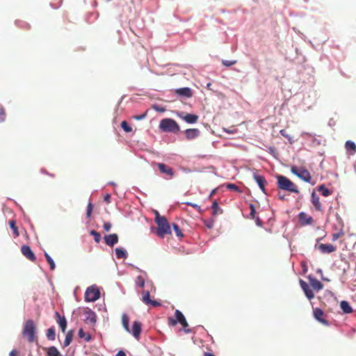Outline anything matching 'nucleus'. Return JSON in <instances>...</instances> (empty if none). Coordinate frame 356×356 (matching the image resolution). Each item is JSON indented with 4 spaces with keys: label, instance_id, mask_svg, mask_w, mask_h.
Instances as JSON below:
<instances>
[{
    "label": "nucleus",
    "instance_id": "24",
    "mask_svg": "<svg viewBox=\"0 0 356 356\" xmlns=\"http://www.w3.org/2000/svg\"><path fill=\"white\" fill-rule=\"evenodd\" d=\"M309 281H310V284L313 289L318 291L323 289V284L317 279L310 278Z\"/></svg>",
    "mask_w": 356,
    "mask_h": 356
},
{
    "label": "nucleus",
    "instance_id": "15",
    "mask_svg": "<svg viewBox=\"0 0 356 356\" xmlns=\"http://www.w3.org/2000/svg\"><path fill=\"white\" fill-rule=\"evenodd\" d=\"M299 221L302 225H307L312 224L314 220L310 216H308L304 212H301L298 215Z\"/></svg>",
    "mask_w": 356,
    "mask_h": 356
},
{
    "label": "nucleus",
    "instance_id": "43",
    "mask_svg": "<svg viewBox=\"0 0 356 356\" xmlns=\"http://www.w3.org/2000/svg\"><path fill=\"white\" fill-rule=\"evenodd\" d=\"M222 63L225 65V66H232L234 64L236 63V60H222Z\"/></svg>",
    "mask_w": 356,
    "mask_h": 356
},
{
    "label": "nucleus",
    "instance_id": "47",
    "mask_svg": "<svg viewBox=\"0 0 356 356\" xmlns=\"http://www.w3.org/2000/svg\"><path fill=\"white\" fill-rule=\"evenodd\" d=\"M147 113V112L146 111L145 113H143L141 115L134 116V118L135 120H141L144 119L146 117Z\"/></svg>",
    "mask_w": 356,
    "mask_h": 356
},
{
    "label": "nucleus",
    "instance_id": "10",
    "mask_svg": "<svg viewBox=\"0 0 356 356\" xmlns=\"http://www.w3.org/2000/svg\"><path fill=\"white\" fill-rule=\"evenodd\" d=\"M21 252L29 260L31 261H35L36 257L29 246L25 245H22L21 248Z\"/></svg>",
    "mask_w": 356,
    "mask_h": 356
},
{
    "label": "nucleus",
    "instance_id": "19",
    "mask_svg": "<svg viewBox=\"0 0 356 356\" xmlns=\"http://www.w3.org/2000/svg\"><path fill=\"white\" fill-rule=\"evenodd\" d=\"M254 179L256 181L257 184L259 185L261 190L266 193V189H265V185L266 184V179L264 176L258 175V174H254L253 175Z\"/></svg>",
    "mask_w": 356,
    "mask_h": 356
},
{
    "label": "nucleus",
    "instance_id": "9",
    "mask_svg": "<svg viewBox=\"0 0 356 356\" xmlns=\"http://www.w3.org/2000/svg\"><path fill=\"white\" fill-rule=\"evenodd\" d=\"M142 301L146 305H151L153 307L160 306L161 303L156 300H152L150 299L149 292L144 291L142 293Z\"/></svg>",
    "mask_w": 356,
    "mask_h": 356
},
{
    "label": "nucleus",
    "instance_id": "12",
    "mask_svg": "<svg viewBox=\"0 0 356 356\" xmlns=\"http://www.w3.org/2000/svg\"><path fill=\"white\" fill-rule=\"evenodd\" d=\"M156 165L161 173L168 175L170 178L174 176L175 173L172 168L161 163H158Z\"/></svg>",
    "mask_w": 356,
    "mask_h": 356
},
{
    "label": "nucleus",
    "instance_id": "6",
    "mask_svg": "<svg viewBox=\"0 0 356 356\" xmlns=\"http://www.w3.org/2000/svg\"><path fill=\"white\" fill-rule=\"evenodd\" d=\"M100 297V291L97 286H91L88 287L85 293V300L86 302H95Z\"/></svg>",
    "mask_w": 356,
    "mask_h": 356
},
{
    "label": "nucleus",
    "instance_id": "21",
    "mask_svg": "<svg viewBox=\"0 0 356 356\" xmlns=\"http://www.w3.org/2000/svg\"><path fill=\"white\" fill-rule=\"evenodd\" d=\"M200 131L198 129H187L185 131L186 137L188 140H193L200 136Z\"/></svg>",
    "mask_w": 356,
    "mask_h": 356
},
{
    "label": "nucleus",
    "instance_id": "7",
    "mask_svg": "<svg viewBox=\"0 0 356 356\" xmlns=\"http://www.w3.org/2000/svg\"><path fill=\"white\" fill-rule=\"evenodd\" d=\"M293 174L298 177L300 179L303 180L305 182H310L312 179L311 175L309 172L302 168H298L296 166H293L291 169Z\"/></svg>",
    "mask_w": 356,
    "mask_h": 356
},
{
    "label": "nucleus",
    "instance_id": "44",
    "mask_svg": "<svg viewBox=\"0 0 356 356\" xmlns=\"http://www.w3.org/2000/svg\"><path fill=\"white\" fill-rule=\"evenodd\" d=\"M93 206L91 202H89L87 207L86 215L88 218H90L92 213Z\"/></svg>",
    "mask_w": 356,
    "mask_h": 356
},
{
    "label": "nucleus",
    "instance_id": "20",
    "mask_svg": "<svg viewBox=\"0 0 356 356\" xmlns=\"http://www.w3.org/2000/svg\"><path fill=\"white\" fill-rule=\"evenodd\" d=\"M141 323L139 321H134L133 323L131 332L136 339H139L140 334L141 333Z\"/></svg>",
    "mask_w": 356,
    "mask_h": 356
},
{
    "label": "nucleus",
    "instance_id": "33",
    "mask_svg": "<svg viewBox=\"0 0 356 356\" xmlns=\"http://www.w3.org/2000/svg\"><path fill=\"white\" fill-rule=\"evenodd\" d=\"M213 210V214L217 215L222 213V210L220 208L218 203L216 201H214L211 206Z\"/></svg>",
    "mask_w": 356,
    "mask_h": 356
},
{
    "label": "nucleus",
    "instance_id": "2",
    "mask_svg": "<svg viewBox=\"0 0 356 356\" xmlns=\"http://www.w3.org/2000/svg\"><path fill=\"white\" fill-rule=\"evenodd\" d=\"M35 330L36 326L33 321L27 320L22 331L23 337L27 338L29 342L32 343L36 340Z\"/></svg>",
    "mask_w": 356,
    "mask_h": 356
},
{
    "label": "nucleus",
    "instance_id": "14",
    "mask_svg": "<svg viewBox=\"0 0 356 356\" xmlns=\"http://www.w3.org/2000/svg\"><path fill=\"white\" fill-rule=\"evenodd\" d=\"M311 201L316 210L321 211L323 210L322 204L320 202L319 197L316 194L315 191H313L311 195Z\"/></svg>",
    "mask_w": 356,
    "mask_h": 356
},
{
    "label": "nucleus",
    "instance_id": "28",
    "mask_svg": "<svg viewBox=\"0 0 356 356\" xmlns=\"http://www.w3.org/2000/svg\"><path fill=\"white\" fill-rule=\"evenodd\" d=\"M341 308L343 312L346 314H350L353 312V309L349 305V303L346 301H341Z\"/></svg>",
    "mask_w": 356,
    "mask_h": 356
},
{
    "label": "nucleus",
    "instance_id": "41",
    "mask_svg": "<svg viewBox=\"0 0 356 356\" xmlns=\"http://www.w3.org/2000/svg\"><path fill=\"white\" fill-rule=\"evenodd\" d=\"M227 188L230 190H233V191H235L237 192H241L239 187L234 184H228L227 185Z\"/></svg>",
    "mask_w": 356,
    "mask_h": 356
},
{
    "label": "nucleus",
    "instance_id": "16",
    "mask_svg": "<svg viewBox=\"0 0 356 356\" xmlns=\"http://www.w3.org/2000/svg\"><path fill=\"white\" fill-rule=\"evenodd\" d=\"M178 115L179 118H181L185 122H186L187 123H189V124L196 123L199 118L198 115H197L195 114H191V113H188L186 115L179 114Z\"/></svg>",
    "mask_w": 356,
    "mask_h": 356
},
{
    "label": "nucleus",
    "instance_id": "40",
    "mask_svg": "<svg viewBox=\"0 0 356 356\" xmlns=\"http://www.w3.org/2000/svg\"><path fill=\"white\" fill-rule=\"evenodd\" d=\"M6 117V113L5 108L0 105V122H3L5 121Z\"/></svg>",
    "mask_w": 356,
    "mask_h": 356
},
{
    "label": "nucleus",
    "instance_id": "50",
    "mask_svg": "<svg viewBox=\"0 0 356 356\" xmlns=\"http://www.w3.org/2000/svg\"><path fill=\"white\" fill-rule=\"evenodd\" d=\"M105 231L108 232L111 228V223L109 222H105L103 226Z\"/></svg>",
    "mask_w": 356,
    "mask_h": 356
},
{
    "label": "nucleus",
    "instance_id": "54",
    "mask_svg": "<svg viewBox=\"0 0 356 356\" xmlns=\"http://www.w3.org/2000/svg\"><path fill=\"white\" fill-rule=\"evenodd\" d=\"M17 351L15 350H13L9 353V356H17Z\"/></svg>",
    "mask_w": 356,
    "mask_h": 356
},
{
    "label": "nucleus",
    "instance_id": "53",
    "mask_svg": "<svg viewBox=\"0 0 356 356\" xmlns=\"http://www.w3.org/2000/svg\"><path fill=\"white\" fill-rule=\"evenodd\" d=\"M116 356H126V354H125V353L123 350H120L117 353Z\"/></svg>",
    "mask_w": 356,
    "mask_h": 356
},
{
    "label": "nucleus",
    "instance_id": "1",
    "mask_svg": "<svg viewBox=\"0 0 356 356\" xmlns=\"http://www.w3.org/2000/svg\"><path fill=\"white\" fill-rule=\"evenodd\" d=\"M277 186L280 189L286 191L291 193H299L298 186L291 181L289 178L283 175L277 177Z\"/></svg>",
    "mask_w": 356,
    "mask_h": 356
},
{
    "label": "nucleus",
    "instance_id": "49",
    "mask_svg": "<svg viewBox=\"0 0 356 356\" xmlns=\"http://www.w3.org/2000/svg\"><path fill=\"white\" fill-rule=\"evenodd\" d=\"M153 108L155 111L161 112V113H163V112H164L165 111V109L163 107H161V106H157V105L153 106Z\"/></svg>",
    "mask_w": 356,
    "mask_h": 356
},
{
    "label": "nucleus",
    "instance_id": "37",
    "mask_svg": "<svg viewBox=\"0 0 356 356\" xmlns=\"http://www.w3.org/2000/svg\"><path fill=\"white\" fill-rule=\"evenodd\" d=\"M122 129L127 133L131 132L132 131V128L128 124L126 121H122L121 122Z\"/></svg>",
    "mask_w": 356,
    "mask_h": 356
},
{
    "label": "nucleus",
    "instance_id": "34",
    "mask_svg": "<svg viewBox=\"0 0 356 356\" xmlns=\"http://www.w3.org/2000/svg\"><path fill=\"white\" fill-rule=\"evenodd\" d=\"M72 337H73V334H72V331H69L66 336H65V339L64 340V346L66 347V346H68L70 343L72 342Z\"/></svg>",
    "mask_w": 356,
    "mask_h": 356
},
{
    "label": "nucleus",
    "instance_id": "59",
    "mask_svg": "<svg viewBox=\"0 0 356 356\" xmlns=\"http://www.w3.org/2000/svg\"><path fill=\"white\" fill-rule=\"evenodd\" d=\"M212 226H213V225H212V224H209V225H207V227H208L209 228H211V227H212Z\"/></svg>",
    "mask_w": 356,
    "mask_h": 356
},
{
    "label": "nucleus",
    "instance_id": "58",
    "mask_svg": "<svg viewBox=\"0 0 356 356\" xmlns=\"http://www.w3.org/2000/svg\"><path fill=\"white\" fill-rule=\"evenodd\" d=\"M279 198H280V200H284V195H279Z\"/></svg>",
    "mask_w": 356,
    "mask_h": 356
},
{
    "label": "nucleus",
    "instance_id": "42",
    "mask_svg": "<svg viewBox=\"0 0 356 356\" xmlns=\"http://www.w3.org/2000/svg\"><path fill=\"white\" fill-rule=\"evenodd\" d=\"M79 337L80 338H85L86 341H89L90 339V336L89 334H88L87 337H86V334L83 329H80L79 330Z\"/></svg>",
    "mask_w": 356,
    "mask_h": 356
},
{
    "label": "nucleus",
    "instance_id": "35",
    "mask_svg": "<svg viewBox=\"0 0 356 356\" xmlns=\"http://www.w3.org/2000/svg\"><path fill=\"white\" fill-rule=\"evenodd\" d=\"M44 257H45V258L47 259V261L48 262V264L50 266V269L51 270H54L56 266H55L54 260L51 259V257L47 252L44 253Z\"/></svg>",
    "mask_w": 356,
    "mask_h": 356
},
{
    "label": "nucleus",
    "instance_id": "23",
    "mask_svg": "<svg viewBox=\"0 0 356 356\" xmlns=\"http://www.w3.org/2000/svg\"><path fill=\"white\" fill-rule=\"evenodd\" d=\"M56 321L58 323L62 332L64 333L67 327V321L65 316H61L58 312H56Z\"/></svg>",
    "mask_w": 356,
    "mask_h": 356
},
{
    "label": "nucleus",
    "instance_id": "27",
    "mask_svg": "<svg viewBox=\"0 0 356 356\" xmlns=\"http://www.w3.org/2000/svg\"><path fill=\"white\" fill-rule=\"evenodd\" d=\"M115 252L116 257L119 259H126L127 257V253L126 250L122 248H115Z\"/></svg>",
    "mask_w": 356,
    "mask_h": 356
},
{
    "label": "nucleus",
    "instance_id": "60",
    "mask_svg": "<svg viewBox=\"0 0 356 356\" xmlns=\"http://www.w3.org/2000/svg\"><path fill=\"white\" fill-rule=\"evenodd\" d=\"M185 332H189V330H185Z\"/></svg>",
    "mask_w": 356,
    "mask_h": 356
},
{
    "label": "nucleus",
    "instance_id": "45",
    "mask_svg": "<svg viewBox=\"0 0 356 356\" xmlns=\"http://www.w3.org/2000/svg\"><path fill=\"white\" fill-rule=\"evenodd\" d=\"M185 204L186 205L193 207L194 209H197L200 212L201 211L200 207L199 205H197V204H194V203L188 202H185Z\"/></svg>",
    "mask_w": 356,
    "mask_h": 356
},
{
    "label": "nucleus",
    "instance_id": "8",
    "mask_svg": "<svg viewBox=\"0 0 356 356\" xmlns=\"http://www.w3.org/2000/svg\"><path fill=\"white\" fill-rule=\"evenodd\" d=\"M315 248L319 250L322 254H330L337 250V247L332 244H316Z\"/></svg>",
    "mask_w": 356,
    "mask_h": 356
},
{
    "label": "nucleus",
    "instance_id": "3",
    "mask_svg": "<svg viewBox=\"0 0 356 356\" xmlns=\"http://www.w3.org/2000/svg\"><path fill=\"white\" fill-rule=\"evenodd\" d=\"M159 128L165 132L177 133L180 130V127L177 122L171 118H164L161 120L159 124Z\"/></svg>",
    "mask_w": 356,
    "mask_h": 356
},
{
    "label": "nucleus",
    "instance_id": "25",
    "mask_svg": "<svg viewBox=\"0 0 356 356\" xmlns=\"http://www.w3.org/2000/svg\"><path fill=\"white\" fill-rule=\"evenodd\" d=\"M122 323L125 330L128 332H131L129 327V318L126 314H123L122 316Z\"/></svg>",
    "mask_w": 356,
    "mask_h": 356
},
{
    "label": "nucleus",
    "instance_id": "55",
    "mask_svg": "<svg viewBox=\"0 0 356 356\" xmlns=\"http://www.w3.org/2000/svg\"><path fill=\"white\" fill-rule=\"evenodd\" d=\"M40 171H41V172H42V173L49 175H50V176H51V177H54V175L49 174V173L47 172V170H46L45 169H41V170H40Z\"/></svg>",
    "mask_w": 356,
    "mask_h": 356
},
{
    "label": "nucleus",
    "instance_id": "52",
    "mask_svg": "<svg viewBox=\"0 0 356 356\" xmlns=\"http://www.w3.org/2000/svg\"><path fill=\"white\" fill-rule=\"evenodd\" d=\"M104 200L108 204L110 203L111 202V195L109 194H106V195H104Z\"/></svg>",
    "mask_w": 356,
    "mask_h": 356
},
{
    "label": "nucleus",
    "instance_id": "5",
    "mask_svg": "<svg viewBox=\"0 0 356 356\" xmlns=\"http://www.w3.org/2000/svg\"><path fill=\"white\" fill-rule=\"evenodd\" d=\"M169 325L171 326L176 325L178 323H179L184 328L188 326V324L184 316V314L178 309L175 310V318L169 317L168 318Z\"/></svg>",
    "mask_w": 356,
    "mask_h": 356
},
{
    "label": "nucleus",
    "instance_id": "18",
    "mask_svg": "<svg viewBox=\"0 0 356 356\" xmlns=\"http://www.w3.org/2000/svg\"><path fill=\"white\" fill-rule=\"evenodd\" d=\"M83 314L86 316V321L90 322L92 324H94L96 323L97 321V316L96 314L90 309L89 308H86L83 311Z\"/></svg>",
    "mask_w": 356,
    "mask_h": 356
},
{
    "label": "nucleus",
    "instance_id": "13",
    "mask_svg": "<svg viewBox=\"0 0 356 356\" xmlns=\"http://www.w3.org/2000/svg\"><path fill=\"white\" fill-rule=\"evenodd\" d=\"M300 284L301 288L305 292V296L309 300L312 299L314 297V294L312 291V289L309 287V286L305 281L300 280Z\"/></svg>",
    "mask_w": 356,
    "mask_h": 356
},
{
    "label": "nucleus",
    "instance_id": "39",
    "mask_svg": "<svg viewBox=\"0 0 356 356\" xmlns=\"http://www.w3.org/2000/svg\"><path fill=\"white\" fill-rule=\"evenodd\" d=\"M136 285L140 288H143L145 286V280L144 278L140 275L138 276L136 281Z\"/></svg>",
    "mask_w": 356,
    "mask_h": 356
},
{
    "label": "nucleus",
    "instance_id": "46",
    "mask_svg": "<svg viewBox=\"0 0 356 356\" xmlns=\"http://www.w3.org/2000/svg\"><path fill=\"white\" fill-rule=\"evenodd\" d=\"M250 215L251 216V217L252 218H254L255 217V213H256V210H255V207L252 204H250Z\"/></svg>",
    "mask_w": 356,
    "mask_h": 356
},
{
    "label": "nucleus",
    "instance_id": "31",
    "mask_svg": "<svg viewBox=\"0 0 356 356\" xmlns=\"http://www.w3.org/2000/svg\"><path fill=\"white\" fill-rule=\"evenodd\" d=\"M46 335L49 340H50V341L55 340V338H56L55 328L54 327L49 328L47 330Z\"/></svg>",
    "mask_w": 356,
    "mask_h": 356
},
{
    "label": "nucleus",
    "instance_id": "30",
    "mask_svg": "<svg viewBox=\"0 0 356 356\" xmlns=\"http://www.w3.org/2000/svg\"><path fill=\"white\" fill-rule=\"evenodd\" d=\"M47 356H62V355L55 346H51L48 348Z\"/></svg>",
    "mask_w": 356,
    "mask_h": 356
},
{
    "label": "nucleus",
    "instance_id": "29",
    "mask_svg": "<svg viewBox=\"0 0 356 356\" xmlns=\"http://www.w3.org/2000/svg\"><path fill=\"white\" fill-rule=\"evenodd\" d=\"M10 227L12 229L13 235L15 237H18L19 236V233L18 232L17 227L16 226V222L14 220H11L9 221Z\"/></svg>",
    "mask_w": 356,
    "mask_h": 356
},
{
    "label": "nucleus",
    "instance_id": "22",
    "mask_svg": "<svg viewBox=\"0 0 356 356\" xmlns=\"http://www.w3.org/2000/svg\"><path fill=\"white\" fill-rule=\"evenodd\" d=\"M175 93L177 95L185 97H191L193 95V92L191 88H178L175 90Z\"/></svg>",
    "mask_w": 356,
    "mask_h": 356
},
{
    "label": "nucleus",
    "instance_id": "51",
    "mask_svg": "<svg viewBox=\"0 0 356 356\" xmlns=\"http://www.w3.org/2000/svg\"><path fill=\"white\" fill-rule=\"evenodd\" d=\"M154 215H155V222H156V221H157V219H158V218H165L164 216H160V214H159V211H156V210H155V211H154Z\"/></svg>",
    "mask_w": 356,
    "mask_h": 356
},
{
    "label": "nucleus",
    "instance_id": "38",
    "mask_svg": "<svg viewBox=\"0 0 356 356\" xmlns=\"http://www.w3.org/2000/svg\"><path fill=\"white\" fill-rule=\"evenodd\" d=\"M90 234L94 236V239L96 243H99L101 240V235L99 232H96L95 230H91Z\"/></svg>",
    "mask_w": 356,
    "mask_h": 356
},
{
    "label": "nucleus",
    "instance_id": "11",
    "mask_svg": "<svg viewBox=\"0 0 356 356\" xmlns=\"http://www.w3.org/2000/svg\"><path fill=\"white\" fill-rule=\"evenodd\" d=\"M314 318L319 321L320 323H323L325 325H328L329 323L328 321L323 318L324 313L323 310L320 308H314Z\"/></svg>",
    "mask_w": 356,
    "mask_h": 356
},
{
    "label": "nucleus",
    "instance_id": "32",
    "mask_svg": "<svg viewBox=\"0 0 356 356\" xmlns=\"http://www.w3.org/2000/svg\"><path fill=\"white\" fill-rule=\"evenodd\" d=\"M318 191H320L321 194L325 197H327L332 193L331 191L327 189L323 184L318 186Z\"/></svg>",
    "mask_w": 356,
    "mask_h": 356
},
{
    "label": "nucleus",
    "instance_id": "57",
    "mask_svg": "<svg viewBox=\"0 0 356 356\" xmlns=\"http://www.w3.org/2000/svg\"><path fill=\"white\" fill-rule=\"evenodd\" d=\"M256 222L258 225H261V220L259 218H257L256 220Z\"/></svg>",
    "mask_w": 356,
    "mask_h": 356
},
{
    "label": "nucleus",
    "instance_id": "17",
    "mask_svg": "<svg viewBox=\"0 0 356 356\" xmlns=\"http://www.w3.org/2000/svg\"><path fill=\"white\" fill-rule=\"evenodd\" d=\"M104 238L106 244L110 247H113L118 242V236L116 234L106 235Z\"/></svg>",
    "mask_w": 356,
    "mask_h": 356
},
{
    "label": "nucleus",
    "instance_id": "61",
    "mask_svg": "<svg viewBox=\"0 0 356 356\" xmlns=\"http://www.w3.org/2000/svg\"><path fill=\"white\" fill-rule=\"evenodd\" d=\"M29 356H32V355H29Z\"/></svg>",
    "mask_w": 356,
    "mask_h": 356
},
{
    "label": "nucleus",
    "instance_id": "36",
    "mask_svg": "<svg viewBox=\"0 0 356 356\" xmlns=\"http://www.w3.org/2000/svg\"><path fill=\"white\" fill-rule=\"evenodd\" d=\"M172 226L173 229L175 232L177 236L182 238L184 236V234H183L181 229L179 227V226L175 223H172Z\"/></svg>",
    "mask_w": 356,
    "mask_h": 356
},
{
    "label": "nucleus",
    "instance_id": "26",
    "mask_svg": "<svg viewBox=\"0 0 356 356\" xmlns=\"http://www.w3.org/2000/svg\"><path fill=\"white\" fill-rule=\"evenodd\" d=\"M345 147L348 152H350L351 154H354L356 152V145L354 142L350 140L346 141Z\"/></svg>",
    "mask_w": 356,
    "mask_h": 356
},
{
    "label": "nucleus",
    "instance_id": "48",
    "mask_svg": "<svg viewBox=\"0 0 356 356\" xmlns=\"http://www.w3.org/2000/svg\"><path fill=\"white\" fill-rule=\"evenodd\" d=\"M342 234H343L342 232H338V233L333 234L332 236V240L333 241H337Z\"/></svg>",
    "mask_w": 356,
    "mask_h": 356
},
{
    "label": "nucleus",
    "instance_id": "4",
    "mask_svg": "<svg viewBox=\"0 0 356 356\" xmlns=\"http://www.w3.org/2000/svg\"><path fill=\"white\" fill-rule=\"evenodd\" d=\"M155 222L158 226L156 234L159 237L163 238L165 235L171 234L170 225L165 217L163 218H158L157 221Z\"/></svg>",
    "mask_w": 356,
    "mask_h": 356
},
{
    "label": "nucleus",
    "instance_id": "56",
    "mask_svg": "<svg viewBox=\"0 0 356 356\" xmlns=\"http://www.w3.org/2000/svg\"><path fill=\"white\" fill-rule=\"evenodd\" d=\"M204 356H215V355L211 353H204Z\"/></svg>",
    "mask_w": 356,
    "mask_h": 356
}]
</instances>
